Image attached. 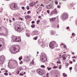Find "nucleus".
Returning <instances> with one entry per match:
<instances>
[{
    "label": "nucleus",
    "mask_w": 77,
    "mask_h": 77,
    "mask_svg": "<svg viewBox=\"0 0 77 77\" xmlns=\"http://www.w3.org/2000/svg\"><path fill=\"white\" fill-rule=\"evenodd\" d=\"M14 29L16 31H19V32H21L23 29V28H21L20 25H16Z\"/></svg>",
    "instance_id": "nucleus-2"
},
{
    "label": "nucleus",
    "mask_w": 77,
    "mask_h": 77,
    "mask_svg": "<svg viewBox=\"0 0 77 77\" xmlns=\"http://www.w3.org/2000/svg\"><path fill=\"white\" fill-rule=\"evenodd\" d=\"M47 68L48 69V71H50V69H51V67H50L49 68L47 67Z\"/></svg>",
    "instance_id": "nucleus-29"
},
{
    "label": "nucleus",
    "mask_w": 77,
    "mask_h": 77,
    "mask_svg": "<svg viewBox=\"0 0 77 77\" xmlns=\"http://www.w3.org/2000/svg\"><path fill=\"white\" fill-rule=\"evenodd\" d=\"M40 6H42L43 7V6H44V5H42V4Z\"/></svg>",
    "instance_id": "nucleus-56"
},
{
    "label": "nucleus",
    "mask_w": 77,
    "mask_h": 77,
    "mask_svg": "<svg viewBox=\"0 0 77 77\" xmlns=\"http://www.w3.org/2000/svg\"><path fill=\"white\" fill-rule=\"evenodd\" d=\"M66 63L67 64L66 65V66H68V65H69V63Z\"/></svg>",
    "instance_id": "nucleus-30"
},
{
    "label": "nucleus",
    "mask_w": 77,
    "mask_h": 77,
    "mask_svg": "<svg viewBox=\"0 0 77 77\" xmlns=\"http://www.w3.org/2000/svg\"><path fill=\"white\" fill-rule=\"evenodd\" d=\"M27 16H28V18H31V17H30V16L29 15H28Z\"/></svg>",
    "instance_id": "nucleus-41"
},
{
    "label": "nucleus",
    "mask_w": 77,
    "mask_h": 77,
    "mask_svg": "<svg viewBox=\"0 0 77 77\" xmlns=\"http://www.w3.org/2000/svg\"><path fill=\"white\" fill-rule=\"evenodd\" d=\"M74 33H72V36H74Z\"/></svg>",
    "instance_id": "nucleus-55"
},
{
    "label": "nucleus",
    "mask_w": 77,
    "mask_h": 77,
    "mask_svg": "<svg viewBox=\"0 0 77 77\" xmlns=\"http://www.w3.org/2000/svg\"><path fill=\"white\" fill-rule=\"evenodd\" d=\"M70 63H71V64H72V61H70Z\"/></svg>",
    "instance_id": "nucleus-53"
},
{
    "label": "nucleus",
    "mask_w": 77,
    "mask_h": 77,
    "mask_svg": "<svg viewBox=\"0 0 77 77\" xmlns=\"http://www.w3.org/2000/svg\"><path fill=\"white\" fill-rule=\"evenodd\" d=\"M61 65H60L59 66V69H61Z\"/></svg>",
    "instance_id": "nucleus-45"
},
{
    "label": "nucleus",
    "mask_w": 77,
    "mask_h": 77,
    "mask_svg": "<svg viewBox=\"0 0 77 77\" xmlns=\"http://www.w3.org/2000/svg\"><path fill=\"white\" fill-rule=\"evenodd\" d=\"M20 75H21V76H23V75H24V74H22V73H20Z\"/></svg>",
    "instance_id": "nucleus-28"
},
{
    "label": "nucleus",
    "mask_w": 77,
    "mask_h": 77,
    "mask_svg": "<svg viewBox=\"0 0 77 77\" xmlns=\"http://www.w3.org/2000/svg\"><path fill=\"white\" fill-rule=\"evenodd\" d=\"M41 16H38V18H41Z\"/></svg>",
    "instance_id": "nucleus-51"
},
{
    "label": "nucleus",
    "mask_w": 77,
    "mask_h": 77,
    "mask_svg": "<svg viewBox=\"0 0 77 77\" xmlns=\"http://www.w3.org/2000/svg\"><path fill=\"white\" fill-rule=\"evenodd\" d=\"M21 39H19L18 37H17V36H14L12 38V42H20Z\"/></svg>",
    "instance_id": "nucleus-4"
},
{
    "label": "nucleus",
    "mask_w": 77,
    "mask_h": 77,
    "mask_svg": "<svg viewBox=\"0 0 77 77\" xmlns=\"http://www.w3.org/2000/svg\"><path fill=\"white\" fill-rule=\"evenodd\" d=\"M41 16H42V17H43L44 16V14H41Z\"/></svg>",
    "instance_id": "nucleus-60"
},
{
    "label": "nucleus",
    "mask_w": 77,
    "mask_h": 77,
    "mask_svg": "<svg viewBox=\"0 0 77 77\" xmlns=\"http://www.w3.org/2000/svg\"><path fill=\"white\" fill-rule=\"evenodd\" d=\"M73 60L74 62H75V59H74Z\"/></svg>",
    "instance_id": "nucleus-58"
},
{
    "label": "nucleus",
    "mask_w": 77,
    "mask_h": 77,
    "mask_svg": "<svg viewBox=\"0 0 77 77\" xmlns=\"http://www.w3.org/2000/svg\"><path fill=\"white\" fill-rule=\"evenodd\" d=\"M42 8L41 7H40L39 8H38L37 10H38L39 12H41V11H42Z\"/></svg>",
    "instance_id": "nucleus-14"
},
{
    "label": "nucleus",
    "mask_w": 77,
    "mask_h": 77,
    "mask_svg": "<svg viewBox=\"0 0 77 77\" xmlns=\"http://www.w3.org/2000/svg\"><path fill=\"white\" fill-rule=\"evenodd\" d=\"M9 21L10 22H11V20L10 19L9 20Z\"/></svg>",
    "instance_id": "nucleus-63"
},
{
    "label": "nucleus",
    "mask_w": 77,
    "mask_h": 77,
    "mask_svg": "<svg viewBox=\"0 0 77 77\" xmlns=\"http://www.w3.org/2000/svg\"><path fill=\"white\" fill-rule=\"evenodd\" d=\"M4 75H8V73L7 72H5L4 73Z\"/></svg>",
    "instance_id": "nucleus-23"
},
{
    "label": "nucleus",
    "mask_w": 77,
    "mask_h": 77,
    "mask_svg": "<svg viewBox=\"0 0 77 77\" xmlns=\"http://www.w3.org/2000/svg\"><path fill=\"white\" fill-rule=\"evenodd\" d=\"M72 67H70L69 68V69L70 70H72Z\"/></svg>",
    "instance_id": "nucleus-43"
},
{
    "label": "nucleus",
    "mask_w": 77,
    "mask_h": 77,
    "mask_svg": "<svg viewBox=\"0 0 77 77\" xmlns=\"http://www.w3.org/2000/svg\"><path fill=\"white\" fill-rule=\"evenodd\" d=\"M56 26V24H52V26L53 27H55Z\"/></svg>",
    "instance_id": "nucleus-19"
},
{
    "label": "nucleus",
    "mask_w": 77,
    "mask_h": 77,
    "mask_svg": "<svg viewBox=\"0 0 77 77\" xmlns=\"http://www.w3.org/2000/svg\"><path fill=\"white\" fill-rule=\"evenodd\" d=\"M68 17V14L66 13L63 14H62L61 18L63 20H64L66 19H67Z\"/></svg>",
    "instance_id": "nucleus-6"
},
{
    "label": "nucleus",
    "mask_w": 77,
    "mask_h": 77,
    "mask_svg": "<svg viewBox=\"0 0 77 77\" xmlns=\"http://www.w3.org/2000/svg\"><path fill=\"white\" fill-rule=\"evenodd\" d=\"M10 7L11 9H13V10L17 9V4H12L11 5Z\"/></svg>",
    "instance_id": "nucleus-5"
},
{
    "label": "nucleus",
    "mask_w": 77,
    "mask_h": 77,
    "mask_svg": "<svg viewBox=\"0 0 77 77\" xmlns=\"http://www.w3.org/2000/svg\"><path fill=\"white\" fill-rule=\"evenodd\" d=\"M49 19L50 20V22H51V23H52V21H54L56 20V17H53L51 19L50 18Z\"/></svg>",
    "instance_id": "nucleus-10"
},
{
    "label": "nucleus",
    "mask_w": 77,
    "mask_h": 77,
    "mask_svg": "<svg viewBox=\"0 0 77 77\" xmlns=\"http://www.w3.org/2000/svg\"><path fill=\"white\" fill-rule=\"evenodd\" d=\"M75 58V59H76V57H75V56H74V57H72V58H73H73Z\"/></svg>",
    "instance_id": "nucleus-49"
},
{
    "label": "nucleus",
    "mask_w": 77,
    "mask_h": 77,
    "mask_svg": "<svg viewBox=\"0 0 77 77\" xmlns=\"http://www.w3.org/2000/svg\"><path fill=\"white\" fill-rule=\"evenodd\" d=\"M22 67H20L19 68V69L20 71H21L22 70Z\"/></svg>",
    "instance_id": "nucleus-32"
},
{
    "label": "nucleus",
    "mask_w": 77,
    "mask_h": 77,
    "mask_svg": "<svg viewBox=\"0 0 77 77\" xmlns=\"http://www.w3.org/2000/svg\"><path fill=\"white\" fill-rule=\"evenodd\" d=\"M20 19H21V20H23V19L21 18H20Z\"/></svg>",
    "instance_id": "nucleus-64"
},
{
    "label": "nucleus",
    "mask_w": 77,
    "mask_h": 77,
    "mask_svg": "<svg viewBox=\"0 0 77 77\" xmlns=\"http://www.w3.org/2000/svg\"><path fill=\"white\" fill-rule=\"evenodd\" d=\"M35 35H39V32L38 31H34Z\"/></svg>",
    "instance_id": "nucleus-12"
},
{
    "label": "nucleus",
    "mask_w": 77,
    "mask_h": 77,
    "mask_svg": "<svg viewBox=\"0 0 77 77\" xmlns=\"http://www.w3.org/2000/svg\"><path fill=\"white\" fill-rule=\"evenodd\" d=\"M57 27L59 28V25H58L57 26Z\"/></svg>",
    "instance_id": "nucleus-59"
},
{
    "label": "nucleus",
    "mask_w": 77,
    "mask_h": 77,
    "mask_svg": "<svg viewBox=\"0 0 77 77\" xmlns=\"http://www.w3.org/2000/svg\"><path fill=\"white\" fill-rule=\"evenodd\" d=\"M26 35L27 36H30V34L29 33H26Z\"/></svg>",
    "instance_id": "nucleus-20"
},
{
    "label": "nucleus",
    "mask_w": 77,
    "mask_h": 77,
    "mask_svg": "<svg viewBox=\"0 0 77 77\" xmlns=\"http://www.w3.org/2000/svg\"><path fill=\"white\" fill-rule=\"evenodd\" d=\"M36 11L37 12V14H39V12H39V11H38V10H36Z\"/></svg>",
    "instance_id": "nucleus-25"
},
{
    "label": "nucleus",
    "mask_w": 77,
    "mask_h": 77,
    "mask_svg": "<svg viewBox=\"0 0 77 77\" xmlns=\"http://www.w3.org/2000/svg\"><path fill=\"white\" fill-rule=\"evenodd\" d=\"M22 9H23V10H24V9H25V8L24 7H22Z\"/></svg>",
    "instance_id": "nucleus-37"
},
{
    "label": "nucleus",
    "mask_w": 77,
    "mask_h": 77,
    "mask_svg": "<svg viewBox=\"0 0 77 77\" xmlns=\"http://www.w3.org/2000/svg\"><path fill=\"white\" fill-rule=\"evenodd\" d=\"M40 22V20H38V21H37V24H39V23Z\"/></svg>",
    "instance_id": "nucleus-26"
},
{
    "label": "nucleus",
    "mask_w": 77,
    "mask_h": 77,
    "mask_svg": "<svg viewBox=\"0 0 77 77\" xmlns=\"http://www.w3.org/2000/svg\"><path fill=\"white\" fill-rule=\"evenodd\" d=\"M55 3L56 5H57V4H58V2H57V1H56L55 2Z\"/></svg>",
    "instance_id": "nucleus-35"
},
{
    "label": "nucleus",
    "mask_w": 77,
    "mask_h": 77,
    "mask_svg": "<svg viewBox=\"0 0 77 77\" xmlns=\"http://www.w3.org/2000/svg\"><path fill=\"white\" fill-rule=\"evenodd\" d=\"M2 45H0V47H2Z\"/></svg>",
    "instance_id": "nucleus-61"
},
{
    "label": "nucleus",
    "mask_w": 77,
    "mask_h": 77,
    "mask_svg": "<svg viewBox=\"0 0 77 77\" xmlns=\"http://www.w3.org/2000/svg\"><path fill=\"white\" fill-rule=\"evenodd\" d=\"M54 33H55V32H54L53 31H51V35H54Z\"/></svg>",
    "instance_id": "nucleus-18"
},
{
    "label": "nucleus",
    "mask_w": 77,
    "mask_h": 77,
    "mask_svg": "<svg viewBox=\"0 0 77 77\" xmlns=\"http://www.w3.org/2000/svg\"><path fill=\"white\" fill-rule=\"evenodd\" d=\"M22 57H20L19 58V60H21V59H22Z\"/></svg>",
    "instance_id": "nucleus-27"
},
{
    "label": "nucleus",
    "mask_w": 77,
    "mask_h": 77,
    "mask_svg": "<svg viewBox=\"0 0 77 77\" xmlns=\"http://www.w3.org/2000/svg\"><path fill=\"white\" fill-rule=\"evenodd\" d=\"M57 63L58 64H59V61H57Z\"/></svg>",
    "instance_id": "nucleus-62"
},
{
    "label": "nucleus",
    "mask_w": 77,
    "mask_h": 77,
    "mask_svg": "<svg viewBox=\"0 0 77 77\" xmlns=\"http://www.w3.org/2000/svg\"><path fill=\"white\" fill-rule=\"evenodd\" d=\"M41 67H42V68H45V66L44 65H42Z\"/></svg>",
    "instance_id": "nucleus-42"
},
{
    "label": "nucleus",
    "mask_w": 77,
    "mask_h": 77,
    "mask_svg": "<svg viewBox=\"0 0 77 77\" xmlns=\"http://www.w3.org/2000/svg\"><path fill=\"white\" fill-rule=\"evenodd\" d=\"M40 45L43 47V48H44V47H45V45H44V43L43 42H42V45L41 44Z\"/></svg>",
    "instance_id": "nucleus-13"
},
{
    "label": "nucleus",
    "mask_w": 77,
    "mask_h": 77,
    "mask_svg": "<svg viewBox=\"0 0 77 77\" xmlns=\"http://www.w3.org/2000/svg\"><path fill=\"white\" fill-rule=\"evenodd\" d=\"M62 56H63V57H62V58H63V59L64 60H65V59H66V58L65 57V56H64V55H62Z\"/></svg>",
    "instance_id": "nucleus-16"
},
{
    "label": "nucleus",
    "mask_w": 77,
    "mask_h": 77,
    "mask_svg": "<svg viewBox=\"0 0 77 77\" xmlns=\"http://www.w3.org/2000/svg\"><path fill=\"white\" fill-rule=\"evenodd\" d=\"M23 63V61H21V63H20V64H21Z\"/></svg>",
    "instance_id": "nucleus-54"
},
{
    "label": "nucleus",
    "mask_w": 77,
    "mask_h": 77,
    "mask_svg": "<svg viewBox=\"0 0 77 77\" xmlns=\"http://www.w3.org/2000/svg\"><path fill=\"white\" fill-rule=\"evenodd\" d=\"M32 24H35V21H32Z\"/></svg>",
    "instance_id": "nucleus-46"
},
{
    "label": "nucleus",
    "mask_w": 77,
    "mask_h": 77,
    "mask_svg": "<svg viewBox=\"0 0 77 77\" xmlns=\"http://www.w3.org/2000/svg\"><path fill=\"white\" fill-rule=\"evenodd\" d=\"M45 56L44 55H42L40 57V59L41 60L42 63L43 62H45Z\"/></svg>",
    "instance_id": "nucleus-9"
},
{
    "label": "nucleus",
    "mask_w": 77,
    "mask_h": 77,
    "mask_svg": "<svg viewBox=\"0 0 77 77\" xmlns=\"http://www.w3.org/2000/svg\"><path fill=\"white\" fill-rule=\"evenodd\" d=\"M58 13L57 11L56 8H55L53 11H52L51 13V15H53V14H57Z\"/></svg>",
    "instance_id": "nucleus-7"
},
{
    "label": "nucleus",
    "mask_w": 77,
    "mask_h": 77,
    "mask_svg": "<svg viewBox=\"0 0 77 77\" xmlns=\"http://www.w3.org/2000/svg\"><path fill=\"white\" fill-rule=\"evenodd\" d=\"M51 8H52V5H48L46 6V8L48 9H50Z\"/></svg>",
    "instance_id": "nucleus-11"
},
{
    "label": "nucleus",
    "mask_w": 77,
    "mask_h": 77,
    "mask_svg": "<svg viewBox=\"0 0 77 77\" xmlns=\"http://www.w3.org/2000/svg\"><path fill=\"white\" fill-rule=\"evenodd\" d=\"M38 43L39 44H41V42L39 41L38 42Z\"/></svg>",
    "instance_id": "nucleus-48"
},
{
    "label": "nucleus",
    "mask_w": 77,
    "mask_h": 77,
    "mask_svg": "<svg viewBox=\"0 0 77 77\" xmlns=\"http://www.w3.org/2000/svg\"><path fill=\"white\" fill-rule=\"evenodd\" d=\"M0 35H3V34L0 33Z\"/></svg>",
    "instance_id": "nucleus-50"
},
{
    "label": "nucleus",
    "mask_w": 77,
    "mask_h": 77,
    "mask_svg": "<svg viewBox=\"0 0 77 77\" xmlns=\"http://www.w3.org/2000/svg\"><path fill=\"white\" fill-rule=\"evenodd\" d=\"M37 38H38V36H36V37H35V38H34L33 39L34 40H36Z\"/></svg>",
    "instance_id": "nucleus-22"
},
{
    "label": "nucleus",
    "mask_w": 77,
    "mask_h": 77,
    "mask_svg": "<svg viewBox=\"0 0 77 77\" xmlns=\"http://www.w3.org/2000/svg\"><path fill=\"white\" fill-rule=\"evenodd\" d=\"M26 16L25 17V18H26V19H27V18H28V16Z\"/></svg>",
    "instance_id": "nucleus-36"
},
{
    "label": "nucleus",
    "mask_w": 77,
    "mask_h": 77,
    "mask_svg": "<svg viewBox=\"0 0 77 77\" xmlns=\"http://www.w3.org/2000/svg\"><path fill=\"white\" fill-rule=\"evenodd\" d=\"M32 5H33V6H34V5H36V3L35 2H32Z\"/></svg>",
    "instance_id": "nucleus-38"
},
{
    "label": "nucleus",
    "mask_w": 77,
    "mask_h": 77,
    "mask_svg": "<svg viewBox=\"0 0 77 77\" xmlns=\"http://www.w3.org/2000/svg\"><path fill=\"white\" fill-rule=\"evenodd\" d=\"M29 5L31 7H32V6H33V4L32 2V3H31L29 4Z\"/></svg>",
    "instance_id": "nucleus-15"
},
{
    "label": "nucleus",
    "mask_w": 77,
    "mask_h": 77,
    "mask_svg": "<svg viewBox=\"0 0 77 77\" xmlns=\"http://www.w3.org/2000/svg\"><path fill=\"white\" fill-rule=\"evenodd\" d=\"M57 8H60V5H58L57 6Z\"/></svg>",
    "instance_id": "nucleus-44"
},
{
    "label": "nucleus",
    "mask_w": 77,
    "mask_h": 77,
    "mask_svg": "<svg viewBox=\"0 0 77 77\" xmlns=\"http://www.w3.org/2000/svg\"><path fill=\"white\" fill-rule=\"evenodd\" d=\"M57 68V66H54L53 67V68H54V69H55L56 68Z\"/></svg>",
    "instance_id": "nucleus-34"
},
{
    "label": "nucleus",
    "mask_w": 77,
    "mask_h": 77,
    "mask_svg": "<svg viewBox=\"0 0 77 77\" xmlns=\"http://www.w3.org/2000/svg\"><path fill=\"white\" fill-rule=\"evenodd\" d=\"M2 60H1V58H0V63H2Z\"/></svg>",
    "instance_id": "nucleus-40"
},
{
    "label": "nucleus",
    "mask_w": 77,
    "mask_h": 77,
    "mask_svg": "<svg viewBox=\"0 0 77 77\" xmlns=\"http://www.w3.org/2000/svg\"><path fill=\"white\" fill-rule=\"evenodd\" d=\"M26 9L27 10H29V9H30V7H29V6H27Z\"/></svg>",
    "instance_id": "nucleus-21"
},
{
    "label": "nucleus",
    "mask_w": 77,
    "mask_h": 77,
    "mask_svg": "<svg viewBox=\"0 0 77 77\" xmlns=\"http://www.w3.org/2000/svg\"><path fill=\"white\" fill-rule=\"evenodd\" d=\"M63 47L64 48H66V45H63Z\"/></svg>",
    "instance_id": "nucleus-31"
},
{
    "label": "nucleus",
    "mask_w": 77,
    "mask_h": 77,
    "mask_svg": "<svg viewBox=\"0 0 77 77\" xmlns=\"http://www.w3.org/2000/svg\"><path fill=\"white\" fill-rule=\"evenodd\" d=\"M69 29V27H67L66 28V29Z\"/></svg>",
    "instance_id": "nucleus-52"
},
{
    "label": "nucleus",
    "mask_w": 77,
    "mask_h": 77,
    "mask_svg": "<svg viewBox=\"0 0 77 77\" xmlns=\"http://www.w3.org/2000/svg\"><path fill=\"white\" fill-rule=\"evenodd\" d=\"M19 46L17 45H16L15 46H13L11 48V51L12 53H15L18 52L19 51Z\"/></svg>",
    "instance_id": "nucleus-1"
},
{
    "label": "nucleus",
    "mask_w": 77,
    "mask_h": 77,
    "mask_svg": "<svg viewBox=\"0 0 77 77\" xmlns=\"http://www.w3.org/2000/svg\"><path fill=\"white\" fill-rule=\"evenodd\" d=\"M66 75H66V74H65V75H64V76L66 77Z\"/></svg>",
    "instance_id": "nucleus-57"
},
{
    "label": "nucleus",
    "mask_w": 77,
    "mask_h": 77,
    "mask_svg": "<svg viewBox=\"0 0 77 77\" xmlns=\"http://www.w3.org/2000/svg\"><path fill=\"white\" fill-rule=\"evenodd\" d=\"M19 72H20V71H19V69H18V70L17 71V74H19Z\"/></svg>",
    "instance_id": "nucleus-24"
},
{
    "label": "nucleus",
    "mask_w": 77,
    "mask_h": 77,
    "mask_svg": "<svg viewBox=\"0 0 77 77\" xmlns=\"http://www.w3.org/2000/svg\"><path fill=\"white\" fill-rule=\"evenodd\" d=\"M47 12L48 13V14H50V11L49 10H47Z\"/></svg>",
    "instance_id": "nucleus-33"
},
{
    "label": "nucleus",
    "mask_w": 77,
    "mask_h": 77,
    "mask_svg": "<svg viewBox=\"0 0 77 77\" xmlns=\"http://www.w3.org/2000/svg\"><path fill=\"white\" fill-rule=\"evenodd\" d=\"M37 72L40 75H42L43 74V71L41 69L37 70Z\"/></svg>",
    "instance_id": "nucleus-8"
},
{
    "label": "nucleus",
    "mask_w": 77,
    "mask_h": 77,
    "mask_svg": "<svg viewBox=\"0 0 77 77\" xmlns=\"http://www.w3.org/2000/svg\"><path fill=\"white\" fill-rule=\"evenodd\" d=\"M31 27H32V28H34V27H35V25H34V24H32V25H31Z\"/></svg>",
    "instance_id": "nucleus-17"
},
{
    "label": "nucleus",
    "mask_w": 77,
    "mask_h": 77,
    "mask_svg": "<svg viewBox=\"0 0 77 77\" xmlns=\"http://www.w3.org/2000/svg\"><path fill=\"white\" fill-rule=\"evenodd\" d=\"M12 20H13V21H15V18H12Z\"/></svg>",
    "instance_id": "nucleus-47"
},
{
    "label": "nucleus",
    "mask_w": 77,
    "mask_h": 77,
    "mask_svg": "<svg viewBox=\"0 0 77 77\" xmlns=\"http://www.w3.org/2000/svg\"><path fill=\"white\" fill-rule=\"evenodd\" d=\"M57 45L56 42L54 41H52L49 44V47L51 48H54V46H56V45Z\"/></svg>",
    "instance_id": "nucleus-3"
},
{
    "label": "nucleus",
    "mask_w": 77,
    "mask_h": 77,
    "mask_svg": "<svg viewBox=\"0 0 77 77\" xmlns=\"http://www.w3.org/2000/svg\"><path fill=\"white\" fill-rule=\"evenodd\" d=\"M30 13H31V12L30 11H28L27 13V14H30Z\"/></svg>",
    "instance_id": "nucleus-39"
}]
</instances>
